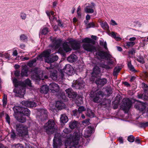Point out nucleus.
Wrapping results in <instances>:
<instances>
[{"instance_id":"f257e3e1","label":"nucleus","mask_w":148,"mask_h":148,"mask_svg":"<svg viewBox=\"0 0 148 148\" xmlns=\"http://www.w3.org/2000/svg\"><path fill=\"white\" fill-rule=\"evenodd\" d=\"M63 137L64 138L66 137L67 138V140H66L65 143V148H67V146L71 145L72 143H73L74 144L76 145L78 144L79 139V136L77 133H74L73 134L72 136H71L69 137L70 131L68 128H65L63 130Z\"/></svg>"},{"instance_id":"f03ea898","label":"nucleus","mask_w":148,"mask_h":148,"mask_svg":"<svg viewBox=\"0 0 148 148\" xmlns=\"http://www.w3.org/2000/svg\"><path fill=\"white\" fill-rule=\"evenodd\" d=\"M31 73L32 79L36 81L43 80L45 78L47 79L48 77L47 75L43 77L42 72L37 68H35L34 70H32Z\"/></svg>"},{"instance_id":"7ed1b4c3","label":"nucleus","mask_w":148,"mask_h":148,"mask_svg":"<svg viewBox=\"0 0 148 148\" xmlns=\"http://www.w3.org/2000/svg\"><path fill=\"white\" fill-rule=\"evenodd\" d=\"M103 93L101 91H99L97 92L95 97L93 99V101L95 103H99L102 101L101 104L102 106H105L108 104H109L110 101L108 100L103 99Z\"/></svg>"},{"instance_id":"20e7f679","label":"nucleus","mask_w":148,"mask_h":148,"mask_svg":"<svg viewBox=\"0 0 148 148\" xmlns=\"http://www.w3.org/2000/svg\"><path fill=\"white\" fill-rule=\"evenodd\" d=\"M44 127L47 133L49 134L56 132L57 130L56 124L52 120H49L45 124Z\"/></svg>"},{"instance_id":"39448f33","label":"nucleus","mask_w":148,"mask_h":148,"mask_svg":"<svg viewBox=\"0 0 148 148\" xmlns=\"http://www.w3.org/2000/svg\"><path fill=\"white\" fill-rule=\"evenodd\" d=\"M82 41L85 43L83 45V48L85 50L89 51H95L96 48L93 45H91L90 43H93V41L89 38H86L82 40Z\"/></svg>"},{"instance_id":"423d86ee","label":"nucleus","mask_w":148,"mask_h":148,"mask_svg":"<svg viewBox=\"0 0 148 148\" xmlns=\"http://www.w3.org/2000/svg\"><path fill=\"white\" fill-rule=\"evenodd\" d=\"M16 129L17 134L19 136H23L28 134L27 127L21 124H17L16 125Z\"/></svg>"},{"instance_id":"0eeeda50","label":"nucleus","mask_w":148,"mask_h":148,"mask_svg":"<svg viewBox=\"0 0 148 148\" xmlns=\"http://www.w3.org/2000/svg\"><path fill=\"white\" fill-rule=\"evenodd\" d=\"M62 144V142L60 137V134L56 133L53 140V145L54 148H57Z\"/></svg>"},{"instance_id":"6e6552de","label":"nucleus","mask_w":148,"mask_h":148,"mask_svg":"<svg viewBox=\"0 0 148 148\" xmlns=\"http://www.w3.org/2000/svg\"><path fill=\"white\" fill-rule=\"evenodd\" d=\"M13 92L17 94V96L20 97H23L25 94V87L20 86L15 88L13 90Z\"/></svg>"},{"instance_id":"1a4fd4ad","label":"nucleus","mask_w":148,"mask_h":148,"mask_svg":"<svg viewBox=\"0 0 148 148\" xmlns=\"http://www.w3.org/2000/svg\"><path fill=\"white\" fill-rule=\"evenodd\" d=\"M85 83L82 80H76L73 81L72 86L76 89H80L83 88Z\"/></svg>"},{"instance_id":"9d476101","label":"nucleus","mask_w":148,"mask_h":148,"mask_svg":"<svg viewBox=\"0 0 148 148\" xmlns=\"http://www.w3.org/2000/svg\"><path fill=\"white\" fill-rule=\"evenodd\" d=\"M61 44V41L60 40L53 39L51 44L49 45V47L52 49L58 48Z\"/></svg>"},{"instance_id":"9b49d317","label":"nucleus","mask_w":148,"mask_h":148,"mask_svg":"<svg viewBox=\"0 0 148 148\" xmlns=\"http://www.w3.org/2000/svg\"><path fill=\"white\" fill-rule=\"evenodd\" d=\"M123 106H124L123 109L126 110H128L132 106L131 101L128 98L124 99L122 101Z\"/></svg>"},{"instance_id":"f8f14e48","label":"nucleus","mask_w":148,"mask_h":148,"mask_svg":"<svg viewBox=\"0 0 148 148\" xmlns=\"http://www.w3.org/2000/svg\"><path fill=\"white\" fill-rule=\"evenodd\" d=\"M64 72L69 75H71L73 73L72 66L69 64H66L63 69Z\"/></svg>"},{"instance_id":"ddd939ff","label":"nucleus","mask_w":148,"mask_h":148,"mask_svg":"<svg viewBox=\"0 0 148 148\" xmlns=\"http://www.w3.org/2000/svg\"><path fill=\"white\" fill-rule=\"evenodd\" d=\"M109 56H97L94 58V59L92 61V63L94 64H98L99 62V61H102L101 59H105L106 60L107 59L108 57Z\"/></svg>"},{"instance_id":"4468645a","label":"nucleus","mask_w":148,"mask_h":148,"mask_svg":"<svg viewBox=\"0 0 148 148\" xmlns=\"http://www.w3.org/2000/svg\"><path fill=\"white\" fill-rule=\"evenodd\" d=\"M22 104L23 105L28 107H34L36 106V104L34 101H22Z\"/></svg>"},{"instance_id":"2eb2a0df","label":"nucleus","mask_w":148,"mask_h":148,"mask_svg":"<svg viewBox=\"0 0 148 148\" xmlns=\"http://www.w3.org/2000/svg\"><path fill=\"white\" fill-rule=\"evenodd\" d=\"M45 62L48 63H50L53 62L57 60L58 57V56H45Z\"/></svg>"},{"instance_id":"dca6fc26","label":"nucleus","mask_w":148,"mask_h":148,"mask_svg":"<svg viewBox=\"0 0 148 148\" xmlns=\"http://www.w3.org/2000/svg\"><path fill=\"white\" fill-rule=\"evenodd\" d=\"M65 91L69 98L73 99L76 97L77 96L76 93L73 91L71 89H68L66 90Z\"/></svg>"},{"instance_id":"f3484780","label":"nucleus","mask_w":148,"mask_h":148,"mask_svg":"<svg viewBox=\"0 0 148 148\" xmlns=\"http://www.w3.org/2000/svg\"><path fill=\"white\" fill-rule=\"evenodd\" d=\"M49 88L52 91H54L56 92L58 91L60 89L58 85L55 83H51L49 85Z\"/></svg>"},{"instance_id":"a211bd4d","label":"nucleus","mask_w":148,"mask_h":148,"mask_svg":"<svg viewBox=\"0 0 148 148\" xmlns=\"http://www.w3.org/2000/svg\"><path fill=\"white\" fill-rule=\"evenodd\" d=\"M70 42L71 41H69V42H65L63 44V48L64 50L66 52L71 51L72 50L71 47L70 46V45L71 46Z\"/></svg>"},{"instance_id":"6ab92c4d","label":"nucleus","mask_w":148,"mask_h":148,"mask_svg":"<svg viewBox=\"0 0 148 148\" xmlns=\"http://www.w3.org/2000/svg\"><path fill=\"white\" fill-rule=\"evenodd\" d=\"M70 44L71 45V48L73 49H78L80 48V44L77 41H71Z\"/></svg>"},{"instance_id":"aec40b11","label":"nucleus","mask_w":148,"mask_h":148,"mask_svg":"<svg viewBox=\"0 0 148 148\" xmlns=\"http://www.w3.org/2000/svg\"><path fill=\"white\" fill-rule=\"evenodd\" d=\"M95 82L97 85L102 86L106 83L107 80L105 78H98L96 79Z\"/></svg>"},{"instance_id":"412c9836","label":"nucleus","mask_w":148,"mask_h":148,"mask_svg":"<svg viewBox=\"0 0 148 148\" xmlns=\"http://www.w3.org/2000/svg\"><path fill=\"white\" fill-rule=\"evenodd\" d=\"M40 112L41 114L40 118L42 120L46 119L47 117V110L42 109L40 110Z\"/></svg>"},{"instance_id":"4be33fe9","label":"nucleus","mask_w":148,"mask_h":148,"mask_svg":"<svg viewBox=\"0 0 148 148\" xmlns=\"http://www.w3.org/2000/svg\"><path fill=\"white\" fill-rule=\"evenodd\" d=\"M100 72V71L99 67L97 66H95L93 69L92 76L94 77H96Z\"/></svg>"},{"instance_id":"5701e85b","label":"nucleus","mask_w":148,"mask_h":148,"mask_svg":"<svg viewBox=\"0 0 148 148\" xmlns=\"http://www.w3.org/2000/svg\"><path fill=\"white\" fill-rule=\"evenodd\" d=\"M56 107L58 110L62 109L65 107L64 103L61 101H57L56 104Z\"/></svg>"},{"instance_id":"b1692460","label":"nucleus","mask_w":148,"mask_h":148,"mask_svg":"<svg viewBox=\"0 0 148 148\" xmlns=\"http://www.w3.org/2000/svg\"><path fill=\"white\" fill-rule=\"evenodd\" d=\"M85 12L87 13H92L94 12L93 9L91 7L90 5L87 6L84 8Z\"/></svg>"},{"instance_id":"393cba45","label":"nucleus","mask_w":148,"mask_h":148,"mask_svg":"<svg viewBox=\"0 0 148 148\" xmlns=\"http://www.w3.org/2000/svg\"><path fill=\"white\" fill-rule=\"evenodd\" d=\"M78 122L76 121H71L69 124V127L71 129H74L77 127Z\"/></svg>"},{"instance_id":"a878e982","label":"nucleus","mask_w":148,"mask_h":148,"mask_svg":"<svg viewBox=\"0 0 148 148\" xmlns=\"http://www.w3.org/2000/svg\"><path fill=\"white\" fill-rule=\"evenodd\" d=\"M26 86H31V81L29 79H27L21 83V87H25Z\"/></svg>"},{"instance_id":"bb28decb","label":"nucleus","mask_w":148,"mask_h":148,"mask_svg":"<svg viewBox=\"0 0 148 148\" xmlns=\"http://www.w3.org/2000/svg\"><path fill=\"white\" fill-rule=\"evenodd\" d=\"M51 72L50 77L53 80H56L57 79V75L56 73V71L52 69L50 71Z\"/></svg>"},{"instance_id":"cd10ccee","label":"nucleus","mask_w":148,"mask_h":148,"mask_svg":"<svg viewBox=\"0 0 148 148\" xmlns=\"http://www.w3.org/2000/svg\"><path fill=\"white\" fill-rule=\"evenodd\" d=\"M49 87L47 85H43L40 88V92L41 93L46 94L47 93L49 90Z\"/></svg>"},{"instance_id":"c85d7f7f","label":"nucleus","mask_w":148,"mask_h":148,"mask_svg":"<svg viewBox=\"0 0 148 148\" xmlns=\"http://www.w3.org/2000/svg\"><path fill=\"white\" fill-rule=\"evenodd\" d=\"M23 107H21L19 106H15L13 108V110L14 112L15 113H20V115L21 116V112H22Z\"/></svg>"},{"instance_id":"c756f323","label":"nucleus","mask_w":148,"mask_h":148,"mask_svg":"<svg viewBox=\"0 0 148 148\" xmlns=\"http://www.w3.org/2000/svg\"><path fill=\"white\" fill-rule=\"evenodd\" d=\"M30 111L27 108H23L22 109L21 114H23L24 115L29 116L30 114Z\"/></svg>"},{"instance_id":"7c9ffc66","label":"nucleus","mask_w":148,"mask_h":148,"mask_svg":"<svg viewBox=\"0 0 148 148\" xmlns=\"http://www.w3.org/2000/svg\"><path fill=\"white\" fill-rule=\"evenodd\" d=\"M60 120L61 123H65L68 121V119L65 114H63L61 115Z\"/></svg>"},{"instance_id":"2f4dec72","label":"nucleus","mask_w":148,"mask_h":148,"mask_svg":"<svg viewBox=\"0 0 148 148\" xmlns=\"http://www.w3.org/2000/svg\"><path fill=\"white\" fill-rule=\"evenodd\" d=\"M135 44V42L134 41L127 42L125 43V47L127 49L130 47H133Z\"/></svg>"},{"instance_id":"473e14b6","label":"nucleus","mask_w":148,"mask_h":148,"mask_svg":"<svg viewBox=\"0 0 148 148\" xmlns=\"http://www.w3.org/2000/svg\"><path fill=\"white\" fill-rule=\"evenodd\" d=\"M77 59V56H69L67 58V60L70 62H75Z\"/></svg>"},{"instance_id":"72a5a7b5","label":"nucleus","mask_w":148,"mask_h":148,"mask_svg":"<svg viewBox=\"0 0 148 148\" xmlns=\"http://www.w3.org/2000/svg\"><path fill=\"white\" fill-rule=\"evenodd\" d=\"M19 116H20V117L19 116L18 117H16V118L17 121L21 123H24L26 119L24 116H22V115L21 116L20 114L19 115Z\"/></svg>"},{"instance_id":"f704fd0d","label":"nucleus","mask_w":148,"mask_h":148,"mask_svg":"<svg viewBox=\"0 0 148 148\" xmlns=\"http://www.w3.org/2000/svg\"><path fill=\"white\" fill-rule=\"evenodd\" d=\"M51 50L50 49H47L42 52L38 56H49L51 53Z\"/></svg>"},{"instance_id":"c9c22d12","label":"nucleus","mask_w":148,"mask_h":148,"mask_svg":"<svg viewBox=\"0 0 148 148\" xmlns=\"http://www.w3.org/2000/svg\"><path fill=\"white\" fill-rule=\"evenodd\" d=\"M13 82L16 88L21 86V82H19L17 79L16 78L13 79Z\"/></svg>"},{"instance_id":"e433bc0d","label":"nucleus","mask_w":148,"mask_h":148,"mask_svg":"<svg viewBox=\"0 0 148 148\" xmlns=\"http://www.w3.org/2000/svg\"><path fill=\"white\" fill-rule=\"evenodd\" d=\"M101 25L102 28L105 30H108L109 29L108 25L106 22H102Z\"/></svg>"},{"instance_id":"4c0bfd02","label":"nucleus","mask_w":148,"mask_h":148,"mask_svg":"<svg viewBox=\"0 0 148 148\" xmlns=\"http://www.w3.org/2000/svg\"><path fill=\"white\" fill-rule=\"evenodd\" d=\"M137 58H135V59H136L139 62L142 64L145 63L144 58L143 56H137Z\"/></svg>"},{"instance_id":"58836bf2","label":"nucleus","mask_w":148,"mask_h":148,"mask_svg":"<svg viewBox=\"0 0 148 148\" xmlns=\"http://www.w3.org/2000/svg\"><path fill=\"white\" fill-rule=\"evenodd\" d=\"M28 70L26 68H24L22 69L21 71V75L22 76H27Z\"/></svg>"},{"instance_id":"ea45409f","label":"nucleus","mask_w":148,"mask_h":148,"mask_svg":"<svg viewBox=\"0 0 148 148\" xmlns=\"http://www.w3.org/2000/svg\"><path fill=\"white\" fill-rule=\"evenodd\" d=\"M12 148H25L24 147L22 144L18 143L17 144H14L11 146Z\"/></svg>"},{"instance_id":"a19ab883","label":"nucleus","mask_w":148,"mask_h":148,"mask_svg":"<svg viewBox=\"0 0 148 148\" xmlns=\"http://www.w3.org/2000/svg\"><path fill=\"white\" fill-rule=\"evenodd\" d=\"M86 115L90 117H93L94 116V113L90 109L87 110Z\"/></svg>"},{"instance_id":"79ce46f5","label":"nucleus","mask_w":148,"mask_h":148,"mask_svg":"<svg viewBox=\"0 0 148 148\" xmlns=\"http://www.w3.org/2000/svg\"><path fill=\"white\" fill-rule=\"evenodd\" d=\"M112 89L110 87L107 88L106 90L105 94L107 95H109L112 93Z\"/></svg>"},{"instance_id":"37998d69","label":"nucleus","mask_w":148,"mask_h":148,"mask_svg":"<svg viewBox=\"0 0 148 148\" xmlns=\"http://www.w3.org/2000/svg\"><path fill=\"white\" fill-rule=\"evenodd\" d=\"M117 34L114 32H112L111 33V35L112 37L114 38L117 41H119L121 39V38L118 37H116V34Z\"/></svg>"},{"instance_id":"c03bdc74","label":"nucleus","mask_w":148,"mask_h":148,"mask_svg":"<svg viewBox=\"0 0 148 148\" xmlns=\"http://www.w3.org/2000/svg\"><path fill=\"white\" fill-rule=\"evenodd\" d=\"M121 69L119 67L115 68L114 70L113 75L114 76L117 75L118 73L119 72Z\"/></svg>"},{"instance_id":"a18cd8bd","label":"nucleus","mask_w":148,"mask_h":148,"mask_svg":"<svg viewBox=\"0 0 148 148\" xmlns=\"http://www.w3.org/2000/svg\"><path fill=\"white\" fill-rule=\"evenodd\" d=\"M3 105L4 106H5L7 104V95L4 94L3 99Z\"/></svg>"},{"instance_id":"49530a36","label":"nucleus","mask_w":148,"mask_h":148,"mask_svg":"<svg viewBox=\"0 0 148 148\" xmlns=\"http://www.w3.org/2000/svg\"><path fill=\"white\" fill-rule=\"evenodd\" d=\"M99 44L101 46H103L106 49H107V43L106 42H104L103 40H101L99 41Z\"/></svg>"},{"instance_id":"de8ad7c7","label":"nucleus","mask_w":148,"mask_h":148,"mask_svg":"<svg viewBox=\"0 0 148 148\" xmlns=\"http://www.w3.org/2000/svg\"><path fill=\"white\" fill-rule=\"evenodd\" d=\"M95 27V24L93 22H91L87 24H86V29H88L91 27Z\"/></svg>"},{"instance_id":"09e8293b","label":"nucleus","mask_w":148,"mask_h":148,"mask_svg":"<svg viewBox=\"0 0 148 148\" xmlns=\"http://www.w3.org/2000/svg\"><path fill=\"white\" fill-rule=\"evenodd\" d=\"M86 110V108L84 107L83 106H80L78 109V112L79 114L81 113L82 112L85 111Z\"/></svg>"},{"instance_id":"8fccbe9b","label":"nucleus","mask_w":148,"mask_h":148,"mask_svg":"<svg viewBox=\"0 0 148 148\" xmlns=\"http://www.w3.org/2000/svg\"><path fill=\"white\" fill-rule=\"evenodd\" d=\"M36 59H33L29 62L28 64V65L30 67H32L33 64L36 62Z\"/></svg>"},{"instance_id":"3c124183","label":"nucleus","mask_w":148,"mask_h":148,"mask_svg":"<svg viewBox=\"0 0 148 148\" xmlns=\"http://www.w3.org/2000/svg\"><path fill=\"white\" fill-rule=\"evenodd\" d=\"M141 86L145 91L148 90V86L145 83H142Z\"/></svg>"},{"instance_id":"603ef678","label":"nucleus","mask_w":148,"mask_h":148,"mask_svg":"<svg viewBox=\"0 0 148 148\" xmlns=\"http://www.w3.org/2000/svg\"><path fill=\"white\" fill-rule=\"evenodd\" d=\"M135 138L133 135H130L128 137L127 140L130 142H133Z\"/></svg>"},{"instance_id":"864d4df0","label":"nucleus","mask_w":148,"mask_h":148,"mask_svg":"<svg viewBox=\"0 0 148 148\" xmlns=\"http://www.w3.org/2000/svg\"><path fill=\"white\" fill-rule=\"evenodd\" d=\"M20 38L21 40L23 41H27V37L24 34L21 35Z\"/></svg>"},{"instance_id":"5fc2aeb1","label":"nucleus","mask_w":148,"mask_h":148,"mask_svg":"<svg viewBox=\"0 0 148 148\" xmlns=\"http://www.w3.org/2000/svg\"><path fill=\"white\" fill-rule=\"evenodd\" d=\"M20 16L23 20H25L27 17V15L24 12H21L20 14Z\"/></svg>"},{"instance_id":"6e6d98bb","label":"nucleus","mask_w":148,"mask_h":148,"mask_svg":"<svg viewBox=\"0 0 148 148\" xmlns=\"http://www.w3.org/2000/svg\"><path fill=\"white\" fill-rule=\"evenodd\" d=\"M143 99L144 100H148V93L146 92L143 94Z\"/></svg>"},{"instance_id":"4d7b16f0","label":"nucleus","mask_w":148,"mask_h":148,"mask_svg":"<svg viewBox=\"0 0 148 148\" xmlns=\"http://www.w3.org/2000/svg\"><path fill=\"white\" fill-rule=\"evenodd\" d=\"M128 66L129 68L132 71H135L134 69L133 66L131 64L130 62H128Z\"/></svg>"},{"instance_id":"13d9d810","label":"nucleus","mask_w":148,"mask_h":148,"mask_svg":"<svg viewBox=\"0 0 148 148\" xmlns=\"http://www.w3.org/2000/svg\"><path fill=\"white\" fill-rule=\"evenodd\" d=\"M49 32L48 29L47 28H44L42 31L41 33L44 35L46 34Z\"/></svg>"},{"instance_id":"bf43d9fd","label":"nucleus","mask_w":148,"mask_h":148,"mask_svg":"<svg viewBox=\"0 0 148 148\" xmlns=\"http://www.w3.org/2000/svg\"><path fill=\"white\" fill-rule=\"evenodd\" d=\"M101 56H110V52L108 51H102L101 52Z\"/></svg>"},{"instance_id":"052dcab7","label":"nucleus","mask_w":148,"mask_h":148,"mask_svg":"<svg viewBox=\"0 0 148 148\" xmlns=\"http://www.w3.org/2000/svg\"><path fill=\"white\" fill-rule=\"evenodd\" d=\"M91 134L88 132V131L86 130L84 133V136L86 137H88L90 136Z\"/></svg>"},{"instance_id":"680f3d73","label":"nucleus","mask_w":148,"mask_h":148,"mask_svg":"<svg viewBox=\"0 0 148 148\" xmlns=\"http://www.w3.org/2000/svg\"><path fill=\"white\" fill-rule=\"evenodd\" d=\"M135 52V50L134 49H132L128 52V54L130 55H134Z\"/></svg>"},{"instance_id":"e2e57ef3","label":"nucleus","mask_w":148,"mask_h":148,"mask_svg":"<svg viewBox=\"0 0 148 148\" xmlns=\"http://www.w3.org/2000/svg\"><path fill=\"white\" fill-rule=\"evenodd\" d=\"M6 116L5 119L6 121L9 124L10 123V117L8 114H6Z\"/></svg>"},{"instance_id":"0e129e2a","label":"nucleus","mask_w":148,"mask_h":148,"mask_svg":"<svg viewBox=\"0 0 148 148\" xmlns=\"http://www.w3.org/2000/svg\"><path fill=\"white\" fill-rule=\"evenodd\" d=\"M82 123L84 125H88L89 124V121L88 119H86L84 120L83 122Z\"/></svg>"},{"instance_id":"69168bd1","label":"nucleus","mask_w":148,"mask_h":148,"mask_svg":"<svg viewBox=\"0 0 148 148\" xmlns=\"http://www.w3.org/2000/svg\"><path fill=\"white\" fill-rule=\"evenodd\" d=\"M93 128L91 126H88L87 128V129L86 130V131H88V132L91 133L92 132Z\"/></svg>"},{"instance_id":"338daca9","label":"nucleus","mask_w":148,"mask_h":148,"mask_svg":"<svg viewBox=\"0 0 148 148\" xmlns=\"http://www.w3.org/2000/svg\"><path fill=\"white\" fill-rule=\"evenodd\" d=\"M113 66H109L108 65H103L102 66V67L103 68H105L107 69H111L113 67Z\"/></svg>"},{"instance_id":"774afa93","label":"nucleus","mask_w":148,"mask_h":148,"mask_svg":"<svg viewBox=\"0 0 148 148\" xmlns=\"http://www.w3.org/2000/svg\"><path fill=\"white\" fill-rule=\"evenodd\" d=\"M72 114L74 116H76L77 115V114L78 113V111L76 109L72 111Z\"/></svg>"}]
</instances>
